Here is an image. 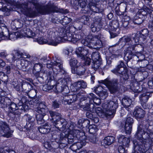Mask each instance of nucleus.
<instances>
[{
  "label": "nucleus",
  "mask_w": 153,
  "mask_h": 153,
  "mask_svg": "<svg viewBox=\"0 0 153 153\" xmlns=\"http://www.w3.org/2000/svg\"><path fill=\"white\" fill-rule=\"evenodd\" d=\"M66 30L64 28H60L58 30V32H57L56 33H57V38H59V39L60 40V41L62 40V38L64 39L65 37V36L67 33Z\"/></svg>",
  "instance_id": "a211bd4d"
},
{
  "label": "nucleus",
  "mask_w": 153,
  "mask_h": 153,
  "mask_svg": "<svg viewBox=\"0 0 153 153\" xmlns=\"http://www.w3.org/2000/svg\"><path fill=\"white\" fill-rule=\"evenodd\" d=\"M20 58V57H16V56H13V60H17V59H18Z\"/></svg>",
  "instance_id": "0e129e2a"
},
{
  "label": "nucleus",
  "mask_w": 153,
  "mask_h": 153,
  "mask_svg": "<svg viewBox=\"0 0 153 153\" xmlns=\"http://www.w3.org/2000/svg\"><path fill=\"white\" fill-rule=\"evenodd\" d=\"M90 96H91V97H89L90 98L92 99L93 102L97 104H99L100 103V99L94 97V94L93 93L90 94Z\"/></svg>",
  "instance_id": "473e14b6"
},
{
  "label": "nucleus",
  "mask_w": 153,
  "mask_h": 153,
  "mask_svg": "<svg viewBox=\"0 0 153 153\" xmlns=\"http://www.w3.org/2000/svg\"><path fill=\"white\" fill-rule=\"evenodd\" d=\"M149 31L147 29H144L142 31V34L145 37L148 35Z\"/></svg>",
  "instance_id": "c03bdc74"
},
{
  "label": "nucleus",
  "mask_w": 153,
  "mask_h": 153,
  "mask_svg": "<svg viewBox=\"0 0 153 153\" xmlns=\"http://www.w3.org/2000/svg\"><path fill=\"white\" fill-rule=\"evenodd\" d=\"M6 69L7 70L6 73L9 74L10 72V66H7L6 68Z\"/></svg>",
  "instance_id": "6e6d98bb"
},
{
  "label": "nucleus",
  "mask_w": 153,
  "mask_h": 153,
  "mask_svg": "<svg viewBox=\"0 0 153 153\" xmlns=\"http://www.w3.org/2000/svg\"><path fill=\"white\" fill-rule=\"evenodd\" d=\"M122 102L124 105L126 107H128L131 103V100L129 98L125 97L122 100Z\"/></svg>",
  "instance_id": "393cba45"
},
{
  "label": "nucleus",
  "mask_w": 153,
  "mask_h": 153,
  "mask_svg": "<svg viewBox=\"0 0 153 153\" xmlns=\"http://www.w3.org/2000/svg\"><path fill=\"white\" fill-rule=\"evenodd\" d=\"M82 142H81V143L80 144H81V146H79V147L80 148L82 147V146L84 145H85L84 143H85V140H83L82 141Z\"/></svg>",
  "instance_id": "052dcab7"
},
{
  "label": "nucleus",
  "mask_w": 153,
  "mask_h": 153,
  "mask_svg": "<svg viewBox=\"0 0 153 153\" xmlns=\"http://www.w3.org/2000/svg\"><path fill=\"white\" fill-rule=\"evenodd\" d=\"M118 104L117 102L111 101L107 104H103L102 108L106 111H109L111 112V114H114L116 109L118 107Z\"/></svg>",
  "instance_id": "6e6552de"
},
{
  "label": "nucleus",
  "mask_w": 153,
  "mask_h": 153,
  "mask_svg": "<svg viewBox=\"0 0 153 153\" xmlns=\"http://www.w3.org/2000/svg\"><path fill=\"white\" fill-rule=\"evenodd\" d=\"M91 3L89 4V5L90 6V9H91V10L95 12H99L98 8L96 7V5H91Z\"/></svg>",
  "instance_id": "e433bc0d"
},
{
  "label": "nucleus",
  "mask_w": 153,
  "mask_h": 153,
  "mask_svg": "<svg viewBox=\"0 0 153 153\" xmlns=\"http://www.w3.org/2000/svg\"><path fill=\"white\" fill-rule=\"evenodd\" d=\"M16 8H18V10L26 16L31 17L36 16L38 13L45 14L54 12L53 7L52 6H45L42 8H37L36 11H34L30 8H28L27 5L26 4L17 5L16 6Z\"/></svg>",
  "instance_id": "f257e3e1"
},
{
  "label": "nucleus",
  "mask_w": 153,
  "mask_h": 153,
  "mask_svg": "<svg viewBox=\"0 0 153 153\" xmlns=\"http://www.w3.org/2000/svg\"><path fill=\"white\" fill-rule=\"evenodd\" d=\"M95 119H94V121L95 123H97L99 121V119L98 118H95Z\"/></svg>",
  "instance_id": "69168bd1"
},
{
  "label": "nucleus",
  "mask_w": 153,
  "mask_h": 153,
  "mask_svg": "<svg viewBox=\"0 0 153 153\" xmlns=\"http://www.w3.org/2000/svg\"><path fill=\"white\" fill-rule=\"evenodd\" d=\"M86 115L88 117L91 119L93 117V115L91 114H90L88 112L86 113Z\"/></svg>",
  "instance_id": "5fc2aeb1"
},
{
  "label": "nucleus",
  "mask_w": 153,
  "mask_h": 153,
  "mask_svg": "<svg viewBox=\"0 0 153 153\" xmlns=\"http://www.w3.org/2000/svg\"><path fill=\"white\" fill-rule=\"evenodd\" d=\"M126 122L131 125V124L133 123V119L130 117H128L126 120Z\"/></svg>",
  "instance_id": "79ce46f5"
},
{
  "label": "nucleus",
  "mask_w": 153,
  "mask_h": 153,
  "mask_svg": "<svg viewBox=\"0 0 153 153\" xmlns=\"http://www.w3.org/2000/svg\"><path fill=\"white\" fill-rule=\"evenodd\" d=\"M4 74L3 72L1 71L0 72V76L2 75H4Z\"/></svg>",
  "instance_id": "338daca9"
},
{
  "label": "nucleus",
  "mask_w": 153,
  "mask_h": 153,
  "mask_svg": "<svg viewBox=\"0 0 153 153\" xmlns=\"http://www.w3.org/2000/svg\"><path fill=\"white\" fill-rule=\"evenodd\" d=\"M89 129L90 133L91 134H94L98 130L97 127L95 125H90Z\"/></svg>",
  "instance_id": "a878e982"
},
{
  "label": "nucleus",
  "mask_w": 153,
  "mask_h": 153,
  "mask_svg": "<svg viewBox=\"0 0 153 153\" xmlns=\"http://www.w3.org/2000/svg\"><path fill=\"white\" fill-rule=\"evenodd\" d=\"M123 63L122 61H120V64L117 66L115 69L112 70L111 71L113 73L116 74L117 73H119L123 75V74H124L125 75V76H126L127 74L126 70L124 69V68L123 67Z\"/></svg>",
  "instance_id": "9d476101"
},
{
  "label": "nucleus",
  "mask_w": 153,
  "mask_h": 153,
  "mask_svg": "<svg viewBox=\"0 0 153 153\" xmlns=\"http://www.w3.org/2000/svg\"><path fill=\"white\" fill-rule=\"evenodd\" d=\"M35 34L32 32V30L27 28H24L23 30L16 32H13L10 33L8 32V34L7 35L8 38L6 40L10 39L15 40L19 38L26 37L27 38H34Z\"/></svg>",
  "instance_id": "7ed1b4c3"
},
{
  "label": "nucleus",
  "mask_w": 153,
  "mask_h": 153,
  "mask_svg": "<svg viewBox=\"0 0 153 153\" xmlns=\"http://www.w3.org/2000/svg\"><path fill=\"white\" fill-rule=\"evenodd\" d=\"M88 53V50L86 47H79L77 48L76 51V53L77 56L81 57L82 59H83L82 62H84L86 65H90L91 62L90 59L85 56Z\"/></svg>",
  "instance_id": "20e7f679"
},
{
  "label": "nucleus",
  "mask_w": 153,
  "mask_h": 153,
  "mask_svg": "<svg viewBox=\"0 0 153 153\" xmlns=\"http://www.w3.org/2000/svg\"><path fill=\"white\" fill-rule=\"evenodd\" d=\"M72 20L71 19L67 17H65L63 20V21L66 24H68L70 23Z\"/></svg>",
  "instance_id": "58836bf2"
},
{
  "label": "nucleus",
  "mask_w": 153,
  "mask_h": 153,
  "mask_svg": "<svg viewBox=\"0 0 153 153\" xmlns=\"http://www.w3.org/2000/svg\"><path fill=\"white\" fill-rule=\"evenodd\" d=\"M77 85L79 88L81 87L83 88H85L87 86L86 83L82 80L78 81L77 82Z\"/></svg>",
  "instance_id": "2f4dec72"
},
{
  "label": "nucleus",
  "mask_w": 153,
  "mask_h": 153,
  "mask_svg": "<svg viewBox=\"0 0 153 153\" xmlns=\"http://www.w3.org/2000/svg\"><path fill=\"white\" fill-rule=\"evenodd\" d=\"M53 106L55 108H58L59 107V104L56 101H54L53 103Z\"/></svg>",
  "instance_id": "8fccbe9b"
},
{
  "label": "nucleus",
  "mask_w": 153,
  "mask_h": 153,
  "mask_svg": "<svg viewBox=\"0 0 153 153\" xmlns=\"http://www.w3.org/2000/svg\"><path fill=\"white\" fill-rule=\"evenodd\" d=\"M79 36L78 35H73L71 33L68 32H67L65 37L64 39L67 40L73 43H75L80 39Z\"/></svg>",
  "instance_id": "1a4fd4ad"
},
{
  "label": "nucleus",
  "mask_w": 153,
  "mask_h": 153,
  "mask_svg": "<svg viewBox=\"0 0 153 153\" xmlns=\"http://www.w3.org/2000/svg\"><path fill=\"white\" fill-rule=\"evenodd\" d=\"M13 132L10 130L8 126L6 123L0 122V132L3 136L8 138L11 136Z\"/></svg>",
  "instance_id": "0eeeda50"
},
{
  "label": "nucleus",
  "mask_w": 153,
  "mask_h": 153,
  "mask_svg": "<svg viewBox=\"0 0 153 153\" xmlns=\"http://www.w3.org/2000/svg\"><path fill=\"white\" fill-rule=\"evenodd\" d=\"M29 63V61L26 59H22L21 60V65L23 68H26Z\"/></svg>",
  "instance_id": "cd10ccee"
},
{
  "label": "nucleus",
  "mask_w": 153,
  "mask_h": 153,
  "mask_svg": "<svg viewBox=\"0 0 153 153\" xmlns=\"http://www.w3.org/2000/svg\"><path fill=\"white\" fill-rule=\"evenodd\" d=\"M115 140V138L113 136H108L105 137L102 142L104 146L111 145Z\"/></svg>",
  "instance_id": "ddd939ff"
},
{
  "label": "nucleus",
  "mask_w": 153,
  "mask_h": 153,
  "mask_svg": "<svg viewBox=\"0 0 153 153\" xmlns=\"http://www.w3.org/2000/svg\"><path fill=\"white\" fill-rule=\"evenodd\" d=\"M61 42L59 38L56 37L55 38L53 36L47 39L46 44L53 46H56Z\"/></svg>",
  "instance_id": "4468645a"
},
{
  "label": "nucleus",
  "mask_w": 153,
  "mask_h": 153,
  "mask_svg": "<svg viewBox=\"0 0 153 153\" xmlns=\"http://www.w3.org/2000/svg\"><path fill=\"white\" fill-rule=\"evenodd\" d=\"M118 142L123 146H127L130 142V140L124 135H120L118 137Z\"/></svg>",
  "instance_id": "f3484780"
},
{
  "label": "nucleus",
  "mask_w": 153,
  "mask_h": 153,
  "mask_svg": "<svg viewBox=\"0 0 153 153\" xmlns=\"http://www.w3.org/2000/svg\"><path fill=\"white\" fill-rule=\"evenodd\" d=\"M48 89H53L54 90H56L57 89V85H52L51 86H49L48 87Z\"/></svg>",
  "instance_id": "de8ad7c7"
},
{
  "label": "nucleus",
  "mask_w": 153,
  "mask_h": 153,
  "mask_svg": "<svg viewBox=\"0 0 153 153\" xmlns=\"http://www.w3.org/2000/svg\"><path fill=\"white\" fill-rule=\"evenodd\" d=\"M49 113L51 117H54L56 116L57 117H58V119H57L55 121V125H54V126H55V127L57 128H59V127H57L56 126V124H58L59 123L62 124V121H63L64 120L63 118L60 117V114L59 113H56V112L51 111H50Z\"/></svg>",
  "instance_id": "f8f14e48"
},
{
  "label": "nucleus",
  "mask_w": 153,
  "mask_h": 153,
  "mask_svg": "<svg viewBox=\"0 0 153 153\" xmlns=\"http://www.w3.org/2000/svg\"><path fill=\"white\" fill-rule=\"evenodd\" d=\"M91 58L93 61H96L97 60H101L100 58L99 53L97 52H96L92 53Z\"/></svg>",
  "instance_id": "bb28decb"
},
{
  "label": "nucleus",
  "mask_w": 153,
  "mask_h": 153,
  "mask_svg": "<svg viewBox=\"0 0 153 153\" xmlns=\"http://www.w3.org/2000/svg\"><path fill=\"white\" fill-rule=\"evenodd\" d=\"M94 76H92L91 78V83L92 84L94 83Z\"/></svg>",
  "instance_id": "13d9d810"
},
{
  "label": "nucleus",
  "mask_w": 153,
  "mask_h": 153,
  "mask_svg": "<svg viewBox=\"0 0 153 153\" xmlns=\"http://www.w3.org/2000/svg\"><path fill=\"white\" fill-rule=\"evenodd\" d=\"M37 40V42L40 44H46L47 39L40 38H39Z\"/></svg>",
  "instance_id": "f704fd0d"
},
{
  "label": "nucleus",
  "mask_w": 153,
  "mask_h": 153,
  "mask_svg": "<svg viewBox=\"0 0 153 153\" xmlns=\"http://www.w3.org/2000/svg\"><path fill=\"white\" fill-rule=\"evenodd\" d=\"M70 102H72L75 101L76 100V96L75 95H71L70 96Z\"/></svg>",
  "instance_id": "37998d69"
},
{
  "label": "nucleus",
  "mask_w": 153,
  "mask_h": 153,
  "mask_svg": "<svg viewBox=\"0 0 153 153\" xmlns=\"http://www.w3.org/2000/svg\"><path fill=\"white\" fill-rule=\"evenodd\" d=\"M125 39L127 42H129L130 40V39L128 37H126L125 38Z\"/></svg>",
  "instance_id": "680f3d73"
},
{
  "label": "nucleus",
  "mask_w": 153,
  "mask_h": 153,
  "mask_svg": "<svg viewBox=\"0 0 153 153\" xmlns=\"http://www.w3.org/2000/svg\"><path fill=\"white\" fill-rule=\"evenodd\" d=\"M90 108H88L87 109H85V110L90 111V112L92 113L95 112L99 116L102 117L105 114L104 111L102 110V109L100 107H97L96 108H91V107H93V105L91 103L90 105Z\"/></svg>",
  "instance_id": "9b49d317"
},
{
  "label": "nucleus",
  "mask_w": 153,
  "mask_h": 153,
  "mask_svg": "<svg viewBox=\"0 0 153 153\" xmlns=\"http://www.w3.org/2000/svg\"><path fill=\"white\" fill-rule=\"evenodd\" d=\"M124 131L126 133L128 134H129L131 133V125L125 122L124 126L122 127Z\"/></svg>",
  "instance_id": "5701e85b"
},
{
  "label": "nucleus",
  "mask_w": 153,
  "mask_h": 153,
  "mask_svg": "<svg viewBox=\"0 0 153 153\" xmlns=\"http://www.w3.org/2000/svg\"><path fill=\"white\" fill-rule=\"evenodd\" d=\"M41 130L43 131L44 133H48L51 130L52 131L53 129H52V128L49 125L47 126L46 125L45 127H43L41 129Z\"/></svg>",
  "instance_id": "7c9ffc66"
},
{
  "label": "nucleus",
  "mask_w": 153,
  "mask_h": 153,
  "mask_svg": "<svg viewBox=\"0 0 153 153\" xmlns=\"http://www.w3.org/2000/svg\"><path fill=\"white\" fill-rule=\"evenodd\" d=\"M36 111L39 114H37L36 116V118L37 121V123L39 124H41V123L44 122L42 120L43 117L45 116L47 112L48 111V109L47 108L46 106L42 103H40L37 108Z\"/></svg>",
  "instance_id": "39448f33"
},
{
  "label": "nucleus",
  "mask_w": 153,
  "mask_h": 153,
  "mask_svg": "<svg viewBox=\"0 0 153 153\" xmlns=\"http://www.w3.org/2000/svg\"><path fill=\"white\" fill-rule=\"evenodd\" d=\"M81 43L90 48L98 50L102 45L101 35H100L93 36L89 35L85 39H82Z\"/></svg>",
  "instance_id": "f03ea898"
},
{
  "label": "nucleus",
  "mask_w": 153,
  "mask_h": 153,
  "mask_svg": "<svg viewBox=\"0 0 153 153\" xmlns=\"http://www.w3.org/2000/svg\"><path fill=\"white\" fill-rule=\"evenodd\" d=\"M62 63L60 60L57 59L56 60L53 62V67L57 69L60 70L62 69Z\"/></svg>",
  "instance_id": "aec40b11"
},
{
  "label": "nucleus",
  "mask_w": 153,
  "mask_h": 153,
  "mask_svg": "<svg viewBox=\"0 0 153 153\" xmlns=\"http://www.w3.org/2000/svg\"><path fill=\"white\" fill-rule=\"evenodd\" d=\"M151 44L153 45V39L151 40Z\"/></svg>",
  "instance_id": "774afa93"
},
{
  "label": "nucleus",
  "mask_w": 153,
  "mask_h": 153,
  "mask_svg": "<svg viewBox=\"0 0 153 153\" xmlns=\"http://www.w3.org/2000/svg\"><path fill=\"white\" fill-rule=\"evenodd\" d=\"M85 68L84 66L81 65L80 63L79 66H76L72 72L74 74H76L79 75L82 74L85 72Z\"/></svg>",
  "instance_id": "2eb2a0df"
},
{
  "label": "nucleus",
  "mask_w": 153,
  "mask_h": 153,
  "mask_svg": "<svg viewBox=\"0 0 153 153\" xmlns=\"http://www.w3.org/2000/svg\"><path fill=\"white\" fill-rule=\"evenodd\" d=\"M101 82L108 88L111 93H114L117 90V80L112 81L109 79H107L102 81Z\"/></svg>",
  "instance_id": "423d86ee"
},
{
  "label": "nucleus",
  "mask_w": 153,
  "mask_h": 153,
  "mask_svg": "<svg viewBox=\"0 0 153 153\" xmlns=\"http://www.w3.org/2000/svg\"><path fill=\"white\" fill-rule=\"evenodd\" d=\"M13 23L15 24L16 27L18 26V27H21L23 24L22 22L21 21L17 19L15 20L13 22Z\"/></svg>",
  "instance_id": "c9c22d12"
},
{
  "label": "nucleus",
  "mask_w": 153,
  "mask_h": 153,
  "mask_svg": "<svg viewBox=\"0 0 153 153\" xmlns=\"http://www.w3.org/2000/svg\"><path fill=\"white\" fill-rule=\"evenodd\" d=\"M118 151L120 153H126V150L123 146H119Z\"/></svg>",
  "instance_id": "ea45409f"
},
{
  "label": "nucleus",
  "mask_w": 153,
  "mask_h": 153,
  "mask_svg": "<svg viewBox=\"0 0 153 153\" xmlns=\"http://www.w3.org/2000/svg\"><path fill=\"white\" fill-rule=\"evenodd\" d=\"M14 10H15L13 9L12 7H9V6L7 5V6L6 7H5L4 11H10L11 10L14 11Z\"/></svg>",
  "instance_id": "a18cd8bd"
},
{
  "label": "nucleus",
  "mask_w": 153,
  "mask_h": 153,
  "mask_svg": "<svg viewBox=\"0 0 153 153\" xmlns=\"http://www.w3.org/2000/svg\"><path fill=\"white\" fill-rule=\"evenodd\" d=\"M7 55V53L5 52H2L0 53V56L2 57H5Z\"/></svg>",
  "instance_id": "603ef678"
},
{
  "label": "nucleus",
  "mask_w": 153,
  "mask_h": 153,
  "mask_svg": "<svg viewBox=\"0 0 153 153\" xmlns=\"http://www.w3.org/2000/svg\"><path fill=\"white\" fill-rule=\"evenodd\" d=\"M80 63H78L77 60L75 58L72 59L70 60V65L71 67V71L74 70L76 66H79Z\"/></svg>",
  "instance_id": "412c9836"
},
{
  "label": "nucleus",
  "mask_w": 153,
  "mask_h": 153,
  "mask_svg": "<svg viewBox=\"0 0 153 153\" xmlns=\"http://www.w3.org/2000/svg\"><path fill=\"white\" fill-rule=\"evenodd\" d=\"M131 89L135 93H139L142 91V89L140 88L137 83L134 84V86H131Z\"/></svg>",
  "instance_id": "c85d7f7f"
},
{
  "label": "nucleus",
  "mask_w": 153,
  "mask_h": 153,
  "mask_svg": "<svg viewBox=\"0 0 153 153\" xmlns=\"http://www.w3.org/2000/svg\"><path fill=\"white\" fill-rule=\"evenodd\" d=\"M79 153H95L93 151H90L87 152L86 151H83L79 152Z\"/></svg>",
  "instance_id": "4d7b16f0"
},
{
  "label": "nucleus",
  "mask_w": 153,
  "mask_h": 153,
  "mask_svg": "<svg viewBox=\"0 0 153 153\" xmlns=\"http://www.w3.org/2000/svg\"><path fill=\"white\" fill-rule=\"evenodd\" d=\"M94 65V68L95 69L99 68L101 64V60H97L96 61H93Z\"/></svg>",
  "instance_id": "72a5a7b5"
},
{
  "label": "nucleus",
  "mask_w": 153,
  "mask_h": 153,
  "mask_svg": "<svg viewBox=\"0 0 153 153\" xmlns=\"http://www.w3.org/2000/svg\"><path fill=\"white\" fill-rule=\"evenodd\" d=\"M149 137L152 139H153V133H151L149 135Z\"/></svg>",
  "instance_id": "e2e57ef3"
},
{
  "label": "nucleus",
  "mask_w": 153,
  "mask_h": 153,
  "mask_svg": "<svg viewBox=\"0 0 153 153\" xmlns=\"http://www.w3.org/2000/svg\"><path fill=\"white\" fill-rule=\"evenodd\" d=\"M78 2V5H76L75 8L78 9L79 6L82 8L85 7L87 4V0H77Z\"/></svg>",
  "instance_id": "b1692460"
},
{
  "label": "nucleus",
  "mask_w": 153,
  "mask_h": 153,
  "mask_svg": "<svg viewBox=\"0 0 153 153\" xmlns=\"http://www.w3.org/2000/svg\"><path fill=\"white\" fill-rule=\"evenodd\" d=\"M8 34V31L7 30L3 32L2 31L1 28L0 27V41L2 40H6L8 38L7 35Z\"/></svg>",
  "instance_id": "4be33fe9"
},
{
  "label": "nucleus",
  "mask_w": 153,
  "mask_h": 153,
  "mask_svg": "<svg viewBox=\"0 0 153 153\" xmlns=\"http://www.w3.org/2000/svg\"><path fill=\"white\" fill-rule=\"evenodd\" d=\"M44 146L47 149H48L49 148H50V145L48 146L47 143H45V144Z\"/></svg>",
  "instance_id": "bf43d9fd"
},
{
  "label": "nucleus",
  "mask_w": 153,
  "mask_h": 153,
  "mask_svg": "<svg viewBox=\"0 0 153 153\" xmlns=\"http://www.w3.org/2000/svg\"><path fill=\"white\" fill-rule=\"evenodd\" d=\"M149 98V96L145 93L141 95L140 100L141 102L145 103L147 101Z\"/></svg>",
  "instance_id": "c756f323"
},
{
  "label": "nucleus",
  "mask_w": 153,
  "mask_h": 153,
  "mask_svg": "<svg viewBox=\"0 0 153 153\" xmlns=\"http://www.w3.org/2000/svg\"><path fill=\"white\" fill-rule=\"evenodd\" d=\"M103 89L101 86H100L97 87L95 90V92L100 97H102L104 96V98H105L107 97V94L106 92L102 90L101 91L100 90Z\"/></svg>",
  "instance_id": "6ab92c4d"
},
{
  "label": "nucleus",
  "mask_w": 153,
  "mask_h": 153,
  "mask_svg": "<svg viewBox=\"0 0 153 153\" xmlns=\"http://www.w3.org/2000/svg\"><path fill=\"white\" fill-rule=\"evenodd\" d=\"M5 65V63L3 60L0 59V67H3Z\"/></svg>",
  "instance_id": "09e8293b"
},
{
  "label": "nucleus",
  "mask_w": 153,
  "mask_h": 153,
  "mask_svg": "<svg viewBox=\"0 0 153 153\" xmlns=\"http://www.w3.org/2000/svg\"><path fill=\"white\" fill-rule=\"evenodd\" d=\"M10 108H11V109L13 111H15L16 110L18 109V108L17 106L16 105L15 103H12L10 106Z\"/></svg>",
  "instance_id": "a19ab883"
},
{
  "label": "nucleus",
  "mask_w": 153,
  "mask_h": 153,
  "mask_svg": "<svg viewBox=\"0 0 153 153\" xmlns=\"http://www.w3.org/2000/svg\"><path fill=\"white\" fill-rule=\"evenodd\" d=\"M39 67L40 69L42 68V65L40 63H38L35 65L34 66V68L35 69H36V67Z\"/></svg>",
  "instance_id": "864d4df0"
},
{
  "label": "nucleus",
  "mask_w": 153,
  "mask_h": 153,
  "mask_svg": "<svg viewBox=\"0 0 153 153\" xmlns=\"http://www.w3.org/2000/svg\"><path fill=\"white\" fill-rule=\"evenodd\" d=\"M27 120L28 122L30 123V122H33L34 120L32 117L30 116L28 117Z\"/></svg>",
  "instance_id": "3c124183"
},
{
  "label": "nucleus",
  "mask_w": 153,
  "mask_h": 153,
  "mask_svg": "<svg viewBox=\"0 0 153 153\" xmlns=\"http://www.w3.org/2000/svg\"><path fill=\"white\" fill-rule=\"evenodd\" d=\"M133 115L137 119L141 118L144 116L145 111L141 108L136 109L133 112Z\"/></svg>",
  "instance_id": "dca6fc26"
},
{
  "label": "nucleus",
  "mask_w": 153,
  "mask_h": 153,
  "mask_svg": "<svg viewBox=\"0 0 153 153\" xmlns=\"http://www.w3.org/2000/svg\"><path fill=\"white\" fill-rule=\"evenodd\" d=\"M73 51V49L72 47H69L65 49L64 50V53L68 55L70 53L72 52Z\"/></svg>",
  "instance_id": "4c0bfd02"
},
{
  "label": "nucleus",
  "mask_w": 153,
  "mask_h": 153,
  "mask_svg": "<svg viewBox=\"0 0 153 153\" xmlns=\"http://www.w3.org/2000/svg\"><path fill=\"white\" fill-rule=\"evenodd\" d=\"M91 28L92 31L95 32L96 31H98L99 29H97L96 27H94V25H92L91 26Z\"/></svg>",
  "instance_id": "49530a36"
}]
</instances>
